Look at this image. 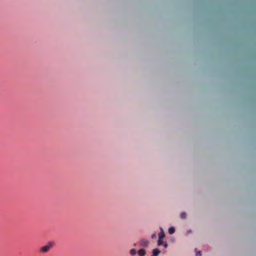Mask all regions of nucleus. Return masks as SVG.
Returning a JSON list of instances; mask_svg holds the SVG:
<instances>
[{
  "label": "nucleus",
  "instance_id": "f257e3e1",
  "mask_svg": "<svg viewBox=\"0 0 256 256\" xmlns=\"http://www.w3.org/2000/svg\"><path fill=\"white\" fill-rule=\"evenodd\" d=\"M52 247V242H49L46 246L42 247L40 250V252L41 253L47 252L50 250V248Z\"/></svg>",
  "mask_w": 256,
  "mask_h": 256
},
{
  "label": "nucleus",
  "instance_id": "9b49d317",
  "mask_svg": "<svg viewBox=\"0 0 256 256\" xmlns=\"http://www.w3.org/2000/svg\"><path fill=\"white\" fill-rule=\"evenodd\" d=\"M156 238V235L155 233L153 234L152 235V239H154V238Z\"/></svg>",
  "mask_w": 256,
  "mask_h": 256
},
{
  "label": "nucleus",
  "instance_id": "0eeeda50",
  "mask_svg": "<svg viewBox=\"0 0 256 256\" xmlns=\"http://www.w3.org/2000/svg\"><path fill=\"white\" fill-rule=\"evenodd\" d=\"M162 244H163V239L160 238H158V246H161Z\"/></svg>",
  "mask_w": 256,
  "mask_h": 256
},
{
  "label": "nucleus",
  "instance_id": "39448f33",
  "mask_svg": "<svg viewBox=\"0 0 256 256\" xmlns=\"http://www.w3.org/2000/svg\"><path fill=\"white\" fill-rule=\"evenodd\" d=\"M138 254L140 256H144L146 254V250L144 249H140L138 251Z\"/></svg>",
  "mask_w": 256,
  "mask_h": 256
},
{
  "label": "nucleus",
  "instance_id": "6e6552de",
  "mask_svg": "<svg viewBox=\"0 0 256 256\" xmlns=\"http://www.w3.org/2000/svg\"><path fill=\"white\" fill-rule=\"evenodd\" d=\"M130 253L132 255H134L136 254V249L132 248L130 250Z\"/></svg>",
  "mask_w": 256,
  "mask_h": 256
},
{
  "label": "nucleus",
  "instance_id": "9d476101",
  "mask_svg": "<svg viewBox=\"0 0 256 256\" xmlns=\"http://www.w3.org/2000/svg\"><path fill=\"white\" fill-rule=\"evenodd\" d=\"M196 255L197 256H202L200 251H196Z\"/></svg>",
  "mask_w": 256,
  "mask_h": 256
},
{
  "label": "nucleus",
  "instance_id": "20e7f679",
  "mask_svg": "<svg viewBox=\"0 0 256 256\" xmlns=\"http://www.w3.org/2000/svg\"><path fill=\"white\" fill-rule=\"evenodd\" d=\"M160 232L158 234V238H160L163 239L165 236V234L164 233V232L162 228H160Z\"/></svg>",
  "mask_w": 256,
  "mask_h": 256
},
{
  "label": "nucleus",
  "instance_id": "1a4fd4ad",
  "mask_svg": "<svg viewBox=\"0 0 256 256\" xmlns=\"http://www.w3.org/2000/svg\"><path fill=\"white\" fill-rule=\"evenodd\" d=\"M180 218L182 219L186 218V214L185 212H182L180 214Z\"/></svg>",
  "mask_w": 256,
  "mask_h": 256
},
{
  "label": "nucleus",
  "instance_id": "f03ea898",
  "mask_svg": "<svg viewBox=\"0 0 256 256\" xmlns=\"http://www.w3.org/2000/svg\"><path fill=\"white\" fill-rule=\"evenodd\" d=\"M149 244L148 241L146 239H142L140 242V244L143 246H146Z\"/></svg>",
  "mask_w": 256,
  "mask_h": 256
},
{
  "label": "nucleus",
  "instance_id": "f8f14e48",
  "mask_svg": "<svg viewBox=\"0 0 256 256\" xmlns=\"http://www.w3.org/2000/svg\"><path fill=\"white\" fill-rule=\"evenodd\" d=\"M164 246L165 248H166V247L168 246V244H167L166 243L164 244Z\"/></svg>",
  "mask_w": 256,
  "mask_h": 256
},
{
  "label": "nucleus",
  "instance_id": "423d86ee",
  "mask_svg": "<svg viewBox=\"0 0 256 256\" xmlns=\"http://www.w3.org/2000/svg\"><path fill=\"white\" fill-rule=\"evenodd\" d=\"M174 232H175V228L174 227H170V228H169L168 233L170 234H172Z\"/></svg>",
  "mask_w": 256,
  "mask_h": 256
},
{
  "label": "nucleus",
  "instance_id": "7ed1b4c3",
  "mask_svg": "<svg viewBox=\"0 0 256 256\" xmlns=\"http://www.w3.org/2000/svg\"><path fill=\"white\" fill-rule=\"evenodd\" d=\"M160 252V251L159 249L155 248L152 250V256H158Z\"/></svg>",
  "mask_w": 256,
  "mask_h": 256
}]
</instances>
